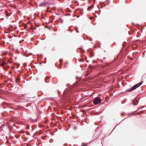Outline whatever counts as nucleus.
<instances>
[{
    "instance_id": "f257e3e1",
    "label": "nucleus",
    "mask_w": 146,
    "mask_h": 146,
    "mask_svg": "<svg viewBox=\"0 0 146 146\" xmlns=\"http://www.w3.org/2000/svg\"><path fill=\"white\" fill-rule=\"evenodd\" d=\"M143 82H140L139 83L133 86L131 88L129 89H128L126 90L125 92H131L134 90L136 89L137 88L140 86L142 84Z\"/></svg>"
},
{
    "instance_id": "f03ea898",
    "label": "nucleus",
    "mask_w": 146,
    "mask_h": 146,
    "mask_svg": "<svg viewBox=\"0 0 146 146\" xmlns=\"http://www.w3.org/2000/svg\"><path fill=\"white\" fill-rule=\"evenodd\" d=\"M101 100L99 97L95 98L94 99L93 102L94 104H97L101 102Z\"/></svg>"
},
{
    "instance_id": "7ed1b4c3",
    "label": "nucleus",
    "mask_w": 146,
    "mask_h": 146,
    "mask_svg": "<svg viewBox=\"0 0 146 146\" xmlns=\"http://www.w3.org/2000/svg\"><path fill=\"white\" fill-rule=\"evenodd\" d=\"M46 3L45 2H43L41 4H40V6H44L46 4Z\"/></svg>"
},
{
    "instance_id": "20e7f679",
    "label": "nucleus",
    "mask_w": 146,
    "mask_h": 146,
    "mask_svg": "<svg viewBox=\"0 0 146 146\" xmlns=\"http://www.w3.org/2000/svg\"><path fill=\"white\" fill-rule=\"evenodd\" d=\"M5 64V62L3 61L2 62L1 64V66H3Z\"/></svg>"
},
{
    "instance_id": "39448f33",
    "label": "nucleus",
    "mask_w": 146,
    "mask_h": 146,
    "mask_svg": "<svg viewBox=\"0 0 146 146\" xmlns=\"http://www.w3.org/2000/svg\"><path fill=\"white\" fill-rule=\"evenodd\" d=\"M138 104V102H137V103H134V105H137Z\"/></svg>"
},
{
    "instance_id": "423d86ee",
    "label": "nucleus",
    "mask_w": 146,
    "mask_h": 146,
    "mask_svg": "<svg viewBox=\"0 0 146 146\" xmlns=\"http://www.w3.org/2000/svg\"><path fill=\"white\" fill-rule=\"evenodd\" d=\"M142 108H142H142H140V109H141Z\"/></svg>"
},
{
    "instance_id": "0eeeda50",
    "label": "nucleus",
    "mask_w": 146,
    "mask_h": 146,
    "mask_svg": "<svg viewBox=\"0 0 146 146\" xmlns=\"http://www.w3.org/2000/svg\"><path fill=\"white\" fill-rule=\"evenodd\" d=\"M82 146H85V145H82Z\"/></svg>"
}]
</instances>
